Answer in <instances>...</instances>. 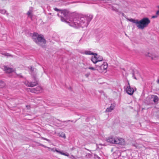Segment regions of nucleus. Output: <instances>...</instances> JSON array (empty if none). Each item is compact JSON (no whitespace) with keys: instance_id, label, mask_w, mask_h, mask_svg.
Segmentation results:
<instances>
[{"instance_id":"nucleus-26","label":"nucleus","mask_w":159,"mask_h":159,"mask_svg":"<svg viewBox=\"0 0 159 159\" xmlns=\"http://www.w3.org/2000/svg\"><path fill=\"white\" fill-rule=\"evenodd\" d=\"M41 138H42V139L43 140H46L48 142H50V140L47 139H46V138H43V137H42Z\"/></svg>"},{"instance_id":"nucleus-1","label":"nucleus","mask_w":159,"mask_h":159,"mask_svg":"<svg viewBox=\"0 0 159 159\" xmlns=\"http://www.w3.org/2000/svg\"><path fill=\"white\" fill-rule=\"evenodd\" d=\"M54 10L57 11H60L57 15L61 18L62 21L66 22L69 25L75 28L87 27L93 18L92 16L77 17L71 15L70 12L66 10H60L56 7L54 8Z\"/></svg>"},{"instance_id":"nucleus-22","label":"nucleus","mask_w":159,"mask_h":159,"mask_svg":"<svg viewBox=\"0 0 159 159\" xmlns=\"http://www.w3.org/2000/svg\"><path fill=\"white\" fill-rule=\"evenodd\" d=\"M88 68L93 70H97V68L96 67L95 68L93 67H89Z\"/></svg>"},{"instance_id":"nucleus-18","label":"nucleus","mask_w":159,"mask_h":159,"mask_svg":"<svg viewBox=\"0 0 159 159\" xmlns=\"http://www.w3.org/2000/svg\"><path fill=\"white\" fill-rule=\"evenodd\" d=\"M5 83L2 81L0 80V86L1 87H4Z\"/></svg>"},{"instance_id":"nucleus-15","label":"nucleus","mask_w":159,"mask_h":159,"mask_svg":"<svg viewBox=\"0 0 159 159\" xmlns=\"http://www.w3.org/2000/svg\"><path fill=\"white\" fill-rule=\"evenodd\" d=\"M152 98L153 99V101L154 102H157L158 100V98L155 95H152Z\"/></svg>"},{"instance_id":"nucleus-17","label":"nucleus","mask_w":159,"mask_h":159,"mask_svg":"<svg viewBox=\"0 0 159 159\" xmlns=\"http://www.w3.org/2000/svg\"><path fill=\"white\" fill-rule=\"evenodd\" d=\"M85 53L86 54H88V55H94L95 54V53L92 52L90 51H86L85 52Z\"/></svg>"},{"instance_id":"nucleus-30","label":"nucleus","mask_w":159,"mask_h":159,"mask_svg":"<svg viewBox=\"0 0 159 159\" xmlns=\"http://www.w3.org/2000/svg\"><path fill=\"white\" fill-rule=\"evenodd\" d=\"M157 83L158 84H159V77L158 78L157 81Z\"/></svg>"},{"instance_id":"nucleus-3","label":"nucleus","mask_w":159,"mask_h":159,"mask_svg":"<svg viewBox=\"0 0 159 159\" xmlns=\"http://www.w3.org/2000/svg\"><path fill=\"white\" fill-rule=\"evenodd\" d=\"M32 38L36 43L39 45L41 43L45 44L46 43V41L44 39L43 36L42 34H39L37 33H33Z\"/></svg>"},{"instance_id":"nucleus-8","label":"nucleus","mask_w":159,"mask_h":159,"mask_svg":"<svg viewBox=\"0 0 159 159\" xmlns=\"http://www.w3.org/2000/svg\"><path fill=\"white\" fill-rule=\"evenodd\" d=\"M2 68L3 69L4 71L7 73H10L14 71V70L13 68L9 67L7 66H3Z\"/></svg>"},{"instance_id":"nucleus-33","label":"nucleus","mask_w":159,"mask_h":159,"mask_svg":"<svg viewBox=\"0 0 159 159\" xmlns=\"http://www.w3.org/2000/svg\"><path fill=\"white\" fill-rule=\"evenodd\" d=\"M133 77H134V78L135 79H136V77L135 76H134V75L133 74Z\"/></svg>"},{"instance_id":"nucleus-35","label":"nucleus","mask_w":159,"mask_h":159,"mask_svg":"<svg viewBox=\"0 0 159 159\" xmlns=\"http://www.w3.org/2000/svg\"><path fill=\"white\" fill-rule=\"evenodd\" d=\"M8 13H7V16L8 15Z\"/></svg>"},{"instance_id":"nucleus-23","label":"nucleus","mask_w":159,"mask_h":159,"mask_svg":"<svg viewBox=\"0 0 159 159\" xmlns=\"http://www.w3.org/2000/svg\"><path fill=\"white\" fill-rule=\"evenodd\" d=\"M60 136L62 138H66V136H65V134L62 133H61V135H60Z\"/></svg>"},{"instance_id":"nucleus-31","label":"nucleus","mask_w":159,"mask_h":159,"mask_svg":"<svg viewBox=\"0 0 159 159\" xmlns=\"http://www.w3.org/2000/svg\"><path fill=\"white\" fill-rule=\"evenodd\" d=\"M156 14L159 15V11H158L156 12Z\"/></svg>"},{"instance_id":"nucleus-5","label":"nucleus","mask_w":159,"mask_h":159,"mask_svg":"<svg viewBox=\"0 0 159 159\" xmlns=\"http://www.w3.org/2000/svg\"><path fill=\"white\" fill-rule=\"evenodd\" d=\"M107 141L112 143L118 144L120 145H124L125 143V141L122 138H114L110 137L107 139Z\"/></svg>"},{"instance_id":"nucleus-29","label":"nucleus","mask_w":159,"mask_h":159,"mask_svg":"<svg viewBox=\"0 0 159 159\" xmlns=\"http://www.w3.org/2000/svg\"><path fill=\"white\" fill-rule=\"evenodd\" d=\"M157 17V15L153 16H152V18H156Z\"/></svg>"},{"instance_id":"nucleus-2","label":"nucleus","mask_w":159,"mask_h":159,"mask_svg":"<svg viewBox=\"0 0 159 159\" xmlns=\"http://www.w3.org/2000/svg\"><path fill=\"white\" fill-rule=\"evenodd\" d=\"M130 21L135 23L138 29L143 30L147 27L150 23V21L148 18H144L140 20L131 18L128 19Z\"/></svg>"},{"instance_id":"nucleus-7","label":"nucleus","mask_w":159,"mask_h":159,"mask_svg":"<svg viewBox=\"0 0 159 159\" xmlns=\"http://www.w3.org/2000/svg\"><path fill=\"white\" fill-rule=\"evenodd\" d=\"M128 86L126 88V91L128 94L132 95L134 92V90L133 88L130 87L129 82H128Z\"/></svg>"},{"instance_id":"nucleus-14","label":"nucleus","mask_w":159,"mask_h":159,"mask_svg":"<svg viewBox=\"0 0 159 159\" xmlns=\"http://www.w3.org/2000/svg\"><path fill=\"white\" fill-rule=\"evenodd\" d=\"M96 57L98 63H101V62H103V61H102L103 60V58L102 57L98 56L97 54V56Z\"/></svg>"},{"instance_id":"nucleus-25","label":"nucleus","mask_w":159,"mask_h":159,"mask_svg":"<svg viewBox=\"0 0 159 159\" xmlns=\"http://www.w3.org/2000/svg\"><path fill=\"white\" fill-rule=\"evenodd\" d=\"M41 138H42V139L43 140H46L48 142H50V140L47 139H46V138H43V137H42Z\"/></svg>"},{"instance_id":"nucleus-4","label":"nucleus","mask_w":159,"mask_h":159,"mask_svg":"<svg viewBox=\"0 0 159 159\" xmlns=\"http://www.w3.org/2000/svg\"><path fill=\"white\" fill-rule=\"evenodd\" d=\"M97 70L100 73L105 72L108 67L107 63L106 62H101L96 65Z\"/></svg>"},{"instance_id":"nucleus-20","label":"nucleus","mask_w":159,"mask_h":159,"mask_svg":"<svg viewBox=\"0 0 159 159\" xmlns=\"http://www.w3.org/2000/svg\"><path fill=\"white\" fill-rule=\"evenodd\" d=\"M150 55H151L150 54L148 53V56L151 57V58L152 59H155L157 57V56H155L153 55H152V56L151 57L150 56Z\"/></svg>"},{"instance_id":"nucleus-36","label":"nucleus","mask_w":159,"mask_h":159,"mask_svg":"<svg viewBox=\"0 0 159 159\" xmlns=\"http://www.w3.org/2000/svg\"><path fill=\"white\" fill-rule=\"evenodd\" d=\"M73 148H72V150H73Z\"/></svg>"},{"instance_id":"nucleus-16","label":"nucleus","mask_w":159,"mask_h":159,"mask_svg":"<svg viewBox=\"0 0 159 159\" xmlns=\"http://www.w3.org/2000/svg\"><path fill=\"white\" fill-rule=\"evenodd\" d=\"M110 8L112 10L115 11L116 12H118L119 11L118 9H117L116 7H114V6H112L110 7Z\"/></svg>"},{"instance_id":"nucleus-37","label":"nucleus","mask_w":159,"mask_h":159,"mask_svg":"<svg viewBox=\"0 0 159 159\" xmlns=\"http://www.w3.org/2000/svg\"><path fill=\"white\" fill-rule=\"evenodd\" d=\"M125 35H127L126 34H125Z\"/></svg>"},{"instance_id":"nucleus-27","label":"nucleus","mask_w":159,"mask_h":159,"mask_svg":"<svg viewBox=\"0 0 159 159\" xmlns=\"http://www.w3.org/2000/svg\"><path fill=\"white\" fill-rule=\"evenodd\" d=\"M90 75V73H87L85 74V76L86 77H88Z\"/></svg>"},{"instance_id":"nucleus-6","label":"nucleus","mask_w":159,"mask_h":159,"mask_svg":"<svg viewBox=\"0 0 159 159\" xmlns=\"http://www.w3.org/2000/svg\"><path fill=\"white\" fill-rule=\"evenodd\" d=\"M33 77L34 81V82H29L27 81H25V85L27 86L32 87L37 85L38 84V80L35 76H33Z\"/></svg>"},{"instance_id":"nucleus-9","label":"nucleus","mask_w":159,"mask_h":159,"mask_svg":"<svg viewBox=\"0 0 159 159\" xmlns=\"http://www.w3.org/2000/svg\"><path fill=\"white\" fill-rule=\"evenodd\" d=\"M42 88L40 86H39L35 88H33V89H28V91H30L31 92L36 93V92L39 91L40 92L42 90Z\"/></svg>"},{"instance_id":"nucleus-32","label":"nucleus","mask_w":159,"mask_h":159,"mask_svg":"<svg viewBox=\"0 0 159 159\" xmlns=\"http://www.w3.org/2000/svg\"><path fill=\"white\" fill-rule=\"evenodd\" d=\"M48 148L49 149H50V150H51V148H50V147H47V148Z\"/></svg>"},{"instance_id":"nucleus-19","label":"nucleus","mask_w":159,"mask_h":159,"mask_svg":"<svg viewBox=\"0 0 159 159\" xmlns=\"http://www.w3.org/2000/svg\"><path fill=\"white\" fill-rule=\"evenodd\" d=\"M2 54L5 56L8 57H12V56L11 55L7 53H2Z\"/></svg>"},{"instance_id":"nucleus-10","label":"nucleus","mask_w":159,"mask_h":159,"mask_svg":"<svg viewBox=\"0 0 159 159\" xmlns=\"http://www.w3.org/2000/svg\"><path fill=\"white\" fill-rule=\"evenodd\" d=\"M51 150L53 152H58L61 155H64L66 156H69V154L68 153L63 152H62L59 151L56 148H51Z\"/></svg>"},{"instance_id":"nucleus-21","label":"nucleus","mask_w":159,"mask_h":159,"mask_svg":"<svg viewBox=\"0 0 159 159\" xmlns=\"http://www.w3.org/2000/svg\"><path fill=\"white\" fill-rule=\"evenodd\" d=\"M7 12L5 10L0 9V13L2 14H4Z\"/></svg>"},{"instance_id":"nucleus-34","label":"nucleus","mask_w":159,"mask_h":159,"mask_svg":"<svg viewBox=\"0 0 159 159\" xmlns=\"http://www.w3.org/2000/svg\"><path fill=\"white\" fill-rule=\"evenodd\" d=\"M70 121V120H68L66 121Z\"/></svg>"},{"instance_id":"nucleus-24","label":"nucleus","mask_w":159,"mask_h":159,"mask_svg":"<svg viewBox=\"0 0 159 159\" xmlns=\"http://www.w3.org/2000/svg\"><path fill=\"white\" fill-rule=\"evenodd\" d=\"M41 138H42V139L43 140H46L48 142H50V140L47 139H46V138H43V137H42Z\"/></svg>"},{"instance_id":"nucleus-11","label":"nucleus","mask_w":159,"mask_h":159,"mask_svg":"<svg viewBox=\"0 0 159 159\" xmlns=\"http://www.w3.org/2000/svg\"><path fill=\"white\" fill-rule=\"evenodd\" d=\"M115 106V104H111V106L107 108L106 111L108 112H111L114 109Z\"/></svg>"},{"instance_id":"nucleus-38","label":"nucleus","mask_w":159,"mask_h":159,"mask_svg":"<svg viewBox=\"0 0 159 159\" xmlns=\"http://www.w3.org/2000/svg\"><path fill=\"white\" fill-rule=\"evenodd\" d=\"M158 7V8H159V6Z\"/></svg>"},{"instance_id":"nucleus-13","label":"nucleus","mask_w":159,"mask_h":159,"mask_svg":"<svg viewBox=\"0 0 159 159\" xmlns=\"http://www.w3.org/2000/svg\"><path fill=\"white\" fill-rule=\"evenodd\" d=\"M33 9L32 7L30 8L29 10L28 11L27 14L28 15V16L29 17H30L32 19V17L33 16Z\"/></svg>"},{"instance_id":"nucleus-12","label":"nucleus","mask_w":159,"mask_h":159,"mask_svg":"<svg viewBox=\"0 0 159 159\" xmlns=\"http://www.w3.org/2000/svg\"><path fill=\"white\" fill-rule=\"evenodd\" d=\"M94 55V57H92L91 60L93 63L98 64V63L96 57L97 56V54L95 53V54Z\"/></svg>"},{"instance_id":"nucleus-28","label":"nucleus","mask_w":159,"mask_h":159,"mask_svg":"<svg viewBox=\"0 0 159 159\" xmlns=\"http://www.w3.org/2000/svg\"><path fill=\"white\" fill-rule=\"evenodd\" d=\"M40 145L41 146H42V147H44L45 148H47V146H45V145H43V144H40Z\"/></svg>"}]
</instances>
